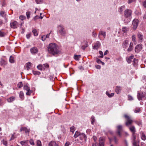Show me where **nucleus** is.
Here are the masks:
<instances>
[{
  "label": "nucleus",
  "mask_w": 146,
  "mask_h": 146,
  "mask_svg": "<svg viewBox=\"0 0 146 146\" xmlns=\"http://www.w3.org/2000/svg\"><path fill=\"white\" fill-rule=\"evenodd\" d=\"M124 117L126 119V121L125 122V124L127 127H129V129L130 131L132 133V138L134 139H136V135L135 133L136 131V129L135 127L133 125H131V124L133 122V121L131 117L129 115L125 114Z\"/></svg>",
  "instance_id": "f257e3e1"
},
{
  "label": "nucleus",
  "mask_w": 146,
  "mask_h": 146,
  "mask_svg": "<svg viewBox=\"0 0 146 146\" xmlns=\"http://www.w3.org/2000/svg\"><path fill=\"white\" fill-rule=\"evenodd\" d=\"M48 52L53 55L60 54L62 52L59 47L54 43L50 44L47 47Z\"/></svg>",
  "instance_id": "f03ea898"
},
{
  "label": "nucleus",
  "mask_w": 146,
  "mask_h": 146,
  "mask_svg": "<svg viewBox=\"0 0 146 146\" xmlns=\"http://www.w3.org/2000/svg\"><path fill=\"white\" fill-rule=\"evenodd\" d=\"M137 96L139 100H145L146 99V94L145 93L138 92Z\"/></svg>",
  "instance_id": "7ed1b4c3"
},
{
  "label": "nucleus",
  "mask_w": 146,
  "mask_h": 146,
  "mask_svg": "<svg viewBox=\"0 0 146 146\" xmlns=\"http://www.w3.org/2000/svg\"><path fill=\"white\" fill-rule=\"evenodd\" d=\"M139 21L137 19H134L132 22V28L134 30H135L137 28L138 25Z\"/></svg>",
  "instance_id": "20e7f679"
},
{
  "label": "nucleus",
  "mask_w": 146,
  "mask_h": 146,
  "mask_svg": "<svg viewBox=\"0 0 146 146\" xmlns=\"http://www.w3.org/2000/svg\"><path fill=\"white\" fill-rule=\"evenodd\" d=\"M122 129V127L121 125H119L117 126V130L116 132V134L119 137H121L122 136L121 132Z\"/></svg>",
  "instance_id": "39448f33"
},
{
  "label": "nucleus",
  "mask_w": 146,
  "mask_h": 146,
  "mask_svg": "<svg viewBox=\"0 0 146 146\" xmlns=\"http://www.w3.org/2000/svg\"><path fill=\"white\" fill-rule=\"evenodd\" d=\"M132 12L131 11L128 9H126L124 11V15L125 17H130L131 16Z\"/></svg>",
  "instance_id": "423d86ee"
},
{
  "label": "nucleus",
  "mask_w": 146,
  "mask_h": 146,
  "mask_svg": "<svg viewBox=\"0 0 146 146\" xmlns=\"http://www.w3.org/2000/svg\"><path fill=\"white\" fill-rule=\"evenodd\" d=\"M58 32L61 35L64 36L65 34V31L63 27L61 25L58 26Z\"/></svg>",
  "instance_id": "0eeeda50"
},
{
  "label": "nucleus",
  "mask_w": 146,
  "mask_h": 146,
  "mask_svg": "<svg viewBox=\"0 0 146 146\" xmlns=\"http://www.w3.org/2000/svg\"><path fill=\"white\" fill-rule=\"evenodd\" d=\"M142 44H141L137 45L135 48V51L136 53H138L142 49Z\"/></svg>",
  "instance_id": "6e6552de"
},
{
  "label": "nucleus",
  "mask_w": 146,
  "mask_h": 146,
  "mask_svg": "<svg viewBox=\"0 0 146 146\" xmlns=\"http://www.w3.org/2000/svg\"><path fill=\"white\" fill-rule=\"evenodd\" d=\"M10 25L12 28L13 29L17 28L18 27V23L16 21H13L11 23Z\"/></svg>",
  "instance_id": "1a4fd4ad"
},
{
  "label": "nucleus",
  "mask_w": 146,
  "mask_h": 146,
  "mask_svg": "<svg viewBox=\"0 0 146 146\" xmlns=\"http://www.w3.org/2000/svg\"><path fill=\"white\" fill-rule=\"evenodd\" d=\"M137 36L138 38L139 42H141L143 41V36L141 33H138L137 34Z\"/></svg>",
  "instance_id": "9d476101"
},
{
  "label": "nucleus",
  "mask_w": 146,
  "mask_h": 146,
  "mask_svg": "<svg viewBox=\"0 0 146 146\" xmlns=\"http://www.w3.org/2000/svg\"><path fill=\"white\" fill-rule=\"evenodd\" d=\"M81 135L84 138L85 137V135L83 133L81 134L79 132L76 131L74 136V138H76L78 137V136Z\"/></svg>",
  "instance_id": "9b49d317"
},
{
  "label": "nucleus",
  "mask_w": 146,
  "mask_h": 146,
  "mask_svg": "<svg viewBox=\"0 0 146 146\" xmlns=\"http://www.w3.org/2000/svg\"><path fill=\"white\" fill-rule=\"evenodd\" d=\"M105 140L102 137L99 139V145L98 146H104Z\"/></svg>",
  "instance_id": "f8f14e48"
},
{
  "label": "nucleus",
  "mask_w": 146,
  "mask_h": 146,
  "mask_svg": "<svg viewBox=\"0 0 146 146\" xmlns=\"http://www.w3.org/2000/svg\"><path fill=\"white\" fill-rule=\"evenodd\" d=\"M101 44L99 41H97L93 46V48L94 49H97L100 46Z\"/></svg>",
  "instance_id": "ddd939ff"
},
{
  "label": "nucleus",
  "mask_w": 146,
  "mask_h": 146,
  "mask_svg": "<svg viewBox=\"0 0 146 146\" xmlns=\"http://www.w3.org/2000/svg\"><path fill=\"white\" fill-rule=\"evenodd\" d=\"M129 42V41L127 40H125L123 42L122 46L123 48H127Z\"/></svg>",
  "instance_id": "4468645a"
},
{
  "label": "nucleus",
  "mask_w": 146,
  "mask_h": 146,
  "mask_svg": "<svg viewBox=\"0 0 146 146\" xmlns=\"http://www.w3.org/2000/svg\"><path fill=\"white\" fill-rule=\"evenodd\" d=\"M30 51L32 54H35L37 53L38 51L36 48L33 47L30 49Z\"/></svg>",
  "instance_id": "2eb2a0df"
},
{
  "label": "nucleus",
  "mask_w": 146,
  "mask_h": 146,
  "mask_svg": "<svg viewBox=\"0 0 146 146\" xmlns=\"http://www.w3.org/2000/svg\"><path fill=\"white\" fill-rule=\"evenodd\" d=\"M121 90V87L117 86L116 87L115 91L117 94H119Z\"/></svg>",
  "instance_id": "dca6fc26"
},
{
  "label": "nucleus",
  "mask_w": 146,
  "mask_h": 146,
  "mask_svg": "<svg viewBox=\"0 0 146 146\" xmlns=\"http://www.w3.org/2000/svg\"><path fill=\"white\" fill-rule=\"evenodd\" d=\"M133 44L132 42H131L129 47L127 49V51L128 52H130L133 49Z\"/></svg>",
  "instance_id": "f3484780"
},
{
  "label": "nucleus",
  "mask_w": 146,
  "mask_h": 146,
  "mask_svg": "<svg viewBox=\"0 0 146 146\" xmlns=\"http://www.w3.org/2000/svg\"><path fill=\"white\" fill-rule=\"evenodd\" d=\"M134 55L133 54H131V55L128 58H126V60L127 62L128 63H131V62L132 59H133L134 58Z\"/></svg>",
  "instance_id": "a211bd4d"
},
{
  "label": "nucleus",
  "mask_w": 146,
  "mask_h": 146,
  "mask_svg": "<svg viewBox=\"0 0 146 146\" xmlns=\"http://www.w3.org/2000/svg\"><path fill=\"white\" fill-rule=\"evenodd\" d=\"M20 131H25L26 133H29L30 131V130L29 129H27V128L26 127H22L21 128Z\"/></svg>",
  "instance_id": "6ab92c4d"
},
{
  "label": "nucleus",
  "mask_w": 146,
  "mask_h": 146,
  "mask_svg": "<svg viewBox=\"0 0 146 146\" xmlns=\"http://www.w3.org/2000/svg\"><path fill=\"white\" fill-rule=\"evenodd\" d=\"M140 134L141 139L143 141H145L146 139V136L145 134L143 132L141 131Z\"/></svg>",
  "instance_id": "aec40b11"
},
{
  "label": "nucleus",
  "mask_w": 146,
  "mask_h": 146,
  "mask_svg": "<svg viewBox=\"0 0 146 146\" xmlns=\"http://www.w3.org/2000/svg\"><path fill=\"white\" fill-rule=\"evenodd\" d=\"M15 97L14 96H11L7 99V102H11L15 100Z\"/></svg>",
  "instance_id": "412c9836"
},
{
  "label": "nucleus",
  "mask_w": 146,
  "mask_h": 146,
  "mask_svg": "<svg viewBox=\"0 0 146 146\" xmlns=\"http://www.w3.org/2000/svg\"><path fill=\"white\" fill-rule=\"evenodd\" d=\"M49 146H58L56 143L54 141H51L48 144Z\"/></svg>",
  "instance_id": "4be33fe9"
},
{
  "label": "nucleus",
  "mask_w": 146,
  "mask_h": 146,
  "mask_svg": "<svg viewBox=\"0 0 146 146\" xmlns=\"http://www.w3.org/2000/svg\"><path fill=\"white\" fill-rule=\"evenodd\" d=\"M37 68L38 69L40 70H44V68L43 65L39 64L37 66Z\"/></svg>",
  "instance_id": "5701e85b"
},
{
  "label": "nucleus",
  "mask_w": 146,
  "mask_h": 146,
  "mask_svg": "<svg viewBox=\"0 0 146 146\" xmlns=\"http://www.w3.org/2000/svg\"><path fill=\"white\" fill-rule=\"evenodd\" d=\"M133 145L134 146H139V141H136L135 139H134L133 138Z\"/></svg>",
  "instance_id": "b1692460"
},
{
  "label": "nucleus",
  "mask_w": 146,
  "mask_h": 146,
  "mask_svg": "<svg viewBox=\"0 0 146 146\" xmlns=\"http://www.w3.org/2000/svg\"><path fill=\"white\" fill-rule=\"evenodd\" d=\"M28 84L27 83L25 84L23 86V89L24 90H26V91L27 90H29V89H30V88L28 87Z\"/></svg>",
  "instance_id": "393cba45"
},
{
  "label": "nucleus",
  "mask_w": 146,
  "mask_h": 146,
  "mask_svg": "<svg viewBox=\"0 0 146 146\" xmlns=\"http://www.w3.org/2000/svg\"><path fill=\"white\" fill-rule=\"evenodd\" d=\"M100 35L103 36L105 38L106 36V33L102 31H100L99 33V36Z\"/></svg>",
  "instance_id": "a878e982"
},
{
  "label": "nucleus",
  "mask_w": 146,
  "mask_h": 146,
  "mask_svg": "<svg viewBox=\"0 0 146 146\" xmlns=\"http://www.w3.org/2000/svg\"><path fill=\"white\" fill-rule=\"evenodd\" d=\"M129 30V28L126 27H123L122 29V31L124 33H127Z\"/></svg>",
  "instance_id": "bb28decb"
},
{
  "label": "nucleus",
  "mask_w": 146,
  "mask_h": 146,
  "mask_svg": "<svg viewBox=\"0 0 146 146\" xmlns=\"http://www.w3.org/2000/svg\"><path fill=\"white\" fill-rule=\"evenodd\" d=\"M32 64L30 62H29L26 64V68L27 70H29L31 67Z\"/></svg>",
  "instance_id": "cd10ccee"
},
{
  "label": "nucleus",
  "mask_w": 146,
  "mask_h": 146,
  "mask_svg": "<svg viewBox=\"0 0 146 146\" xmlns=\"http://www.w3.org/2000/svg\"><path fill=\"white\" fill-rule=\"evenodd\" d=\"M133 65L135 67H136L137 66V60L135 58H134L133 60Z\"/></svg>",
  "instance_id": "c85d7f7f"
},
{
  "label": "nucleus",
  "mask_w": 146,
  "mask_h": 146,
  "mask_svg": "<svg viewBox=\"0 0 146 146\" xmlns=\"http://www.w3.org/2000/svg\"><path fill=\"white\" fill-rule=\"evenodd\" d=\"M132 40L134 44H137L135 35H133L132 36Z\"/></svg>",
  "instance_id": "c756f323"
},
{
  "label": "nucleus",
  "mask_w": 146,
  "mask_h": 146,
  "mask_svg": "<svg viewBox=\"0 0 146 146\" xmlns=\"http://www.w3.org/2000/svg\"><path fill=\"white\" fill-rule=\"evenodd\" d=\"M19 96L20 98L22 100L24 99V93L23 92L21 91L20 92Z\"/></svg>",
  "instance_id": "7c9ffc66"
},
{
  "label": "nucleus",
  "mask_w": 146,
  "mask_h": 146,
  "mask_svg": "<svg viewBox=\"0 0 146 146\" xmlns=\"http://www.w3.org/2000/svg\"><path fill=\"white\" fill-rule=\"evenodd\" d=\"M28 141H23L20 142V143L22 145V146H26L27 144Z\"/></svg>",
  "instance_id": "2f4dec72"
},
{
  "label": "nucleus",
  "mask_w": 146,
  "mask_h": 146,
  "mask_svg": "<svg viewBox=\"0 0 146 146\" xmlns=\"http://www.w3.org/2000/svg\"><path fill=\"white\" fill-rule=\"evenodd\" d=\"M125 8V6H121L120 7L118 10L119 12L121 13L124 10Z\"/></svg>",
  "instance_id": "473e14b6"
},
{
  "label": "nucleus",
  "mask_w": 146,
  "mask_h": 146,
  "mask_svg": "<svg viewBox=\"0 0 146 146\" xmlns=\"http://www.w3.org/2000/svg\"><path fill=\"white\" fill-rule=\"evenodd\" d=\"M88 46V42H85V44L84 45H83L81 47L82 49L83 50H84L85 48L87 47Z\"/></svg>",
  "instance_id": "72a5a7b5"
},
{
  "label": "nucleus",
  "mask_w": 146,
  "mask_h": 146,
  "mask_svg": "<svg viewBox=\"0 0 146 146\" xmlns=\"http://www.w3.org/2000/svg\"><path fill=\"white\" fill-rule=\"evenodd\" d=\"M37 146H42V143L41 141L39 140H37L36 141Z\"/></svg>",
  "instance_id": "f704fd0d"
},
{
  "label": "nucleus",
  "mask_w": 146,
  "mask_h": 146,
  "mask_svg": "<svg viewBox=\"0 0 146 146\" xmlns=\"http://www.w3.org/2000/svg\"><path fill=\"white\" fill-rule=\"evenodd\" d=\"M141 111V109L139 107L136 108L134 110V112L135 113H139Z\"/></svg>",
  "instance_id": "c9c22d12"
},
{
  "label": "nucleus",
  "mask_w": 146,
  "mask_h": 146,
  "mask_svg": "<svg viewBox=\"0 0 146 146\" xmlns=\"http://www.w3.org/2000/svg\"><path fill=\"white\" fill-rule=\"evenodd\" d=\"M1 142L5 146H7V142L6 140L5 139H3L1 141Z\"/></svg>",
  "instance_id": "e433bc0d"
},
{
  "label": "nucleus",
  "mask_w": 146,
  "mask_h": 146,
  "mask_svg": "<svg viewBox=\"0 0 146 146\" xmlns=\"http://www.w3.org/2000/svg\"><path fill=\"white\" fill-rule=\"evenodd\" d=\"M32 32L33 33L34 35L35 36H36L38 35L37 31L36 29H34L32 31Z\"/></svg>",
  "instance_id": "4c0bfd02"
},
{
  "label": "nucleus",
  "mask_w": 146,
  "mask_h": 146,
  "mask_svg": "<svg viewBox=\"0 0 146 146\" xmlns=\"http://www.w3.org/2000/svg\"><path fill=\"white\" fill-rule=\"evenodd\" d=\"M139 126H142V122L141 120H139L135 122Z\"/></svg>",
  "instance_id": "58836bf2"
},
{
  "label": "nucleus",
  "mask_w": 146,
  "mask_h": 146,
  "mask_svg": "<svg viewBox=\"0 0 146 146\" xmlns=\"http://www.w3.org/2000/svg\"><path fill=\"white\" fill-rule=\"evenodd\" d=\"M32 91L30 89L29 90H27V92L26 93V94L27 96H30L32 93Z\"/></svg>",
  "instance_id": "ea45409f"
},
{
  "label": "nucleus",
  "mask_w": 146,
  "mask_h": 146,
  "mask_svg": "<svg viewBox=\"0 0 146 146\" xmlns=\"http://www.w3.org/2000/svg\"><path fill=\"white\" fill-rule=\"evenodd\" d=\"M23 84L22 82H19L17 84V86L19 88H21L22 87Z\"/></svg>",
  "instance_id": "a19ab883"
},
{
  "label": "nucleus",
  "mask_w": 146,
  "mask_h": 146,
  "mask_svg": "<svg viewBox=\"0 0 146 146\" xmlns=\"http://www.w3.org/2000/svg\"><path fill=\"white\" fill-rule=\"evenodd\" d=\"M6 35L5 33L2 32L0 31V37H3L4 36Z\"/></svg>",
  "instance_id": "79ce46f5"
},
{
  "label": "nucleus",
  "mask_w": 146,
  "mask_h": 146,
  "mask_svg": "<svg viewBox=\"0 0 146 146\" xmlns=\"http://www.w3.org/2000/svg\"><path fill=\"white\" fill-rule=\"evenodd\" d=\"M33 73L34 75H39L40 74V72L35 71H33Z\"/></svg>",
  "instance_id": "37998d69"
},
{
  "label": "nucleus",
  "mask_w": 146,
  "mask_h": 146,
  "mask_svg": "<svg viewBox=\"0 0 146 146\" xmlns=\"http://www.w3.org/2000/svg\"><path fill=\"white\" fill-rule=\"evenodd\" d=\"M9 62L11 63H12L14 62V60L13 57L12 56H10V58L9 59Z\"/></svg>",
  "instance_id": "c03bdc74"
},
{
  "label": "nucleus",
  "mask_w": 146,
  "mask_h": 146,
  "mask_svg": "<svg viewBox=\"0 0 146 146\" xmlns=\"http://www.w3.org/2000/svg\"><path fill=\"white\" fill-rule=\"evenodd\" d=\"M113 140L115 143L117 144L118 143V139L117 138V137L115 136L114 137Z\"/></svg>",
  "instance_id": "a18cd8bd"
},
{
  "label": "nucleus",
  "mask_w": 146,
  "mask_h": 146,
  "mask_svg": "<svg viewBox=\"0 0 146 146\" xmlns=\"http://www.w3.org/2000/svg\"><path fill=\"white\" fill-rule=\"evenodd\" d=\"M31 13L29 11L27 12L26 13V15H27V19H29L30 18V15Z\"/></svg>",
  "instance_id": "49530a36"
},
{
  "label": "nucleus",
  "mask_w": 146,
  "mask_h": 146,
  "mask_svg": "<svg viewBox=\"0 0 146 146\" xmlns=\"http://www.w3.org/2000/svg\"><path fill=\"white\" fill-rule=\"evenodd\" d=\"M29 143L31 145H35V143L34 141L32 139H31L29 140Z\"/></svg>",
  "instance_id": "de8ad7c7"
},
{
  "label": "nucleus",
  "mask_w": 146,
  "mask_h": 146,
  "mask_svg": "<svg viewBox=\"0 0 146 146\" xmlns=\"http://www.w3.org/2000/svg\"><path fill=\"white\" fill-rule=\"evenodd\" d=\"M128 100H133V97L130 95H128Z\"/></svg>",
  "instance_id": "09e8293b"
},
{
  "label": "nucleus",
  "mask_w": 146,
  "mask_h": 146,
  "mask_svg": "<svg viewBox=\"0 0 146 146\" xmlns=\"http://www.w3.org/2000/svg\"><path fill=\"white\" fill-rule=\"evenodd\" d=\"M91 119H92L91 123L92 124H93L95 120L94 117L92 116L91 117Z\"/></svg>",
  "instance_id": "8fccbe9b"
},
{
  "label": "nucleus",
  "mask_w": 146,
  "mask_h": 146,
  "mask_svg": "<svg viewBox=\"0 0 146 146\" xmlns=\"http://www.w3.org/2000/svg\"><path fill=\"white\" fill-rule=\"evenodd\" d=\"M136 1V0H128V3L129 4H130L133 2H135Z\"/></svg>",
  "instance_id": "3c124183"
},
{
  "label": "nucleus",
  "mask_w": 146,
  "mask_h": 146,
  "mask_svg": "<svg viewBox=\"0 0 146 146\" xmlns=\"http://www.w3.org/2000/svg\"><path fill=\"white\" fill-rule=\"evenodd\" d=\"M0 15L3 17H4L5 16V12L3 11H1L0 12Z\"/></svg>",
  "instance_id": "603ef678"
},
{
  "label": "nucleus",
  "mask_w": 146,
  "mask_h": 146,
  "mask_svg": "<svg viewBox=\"0 0 146 146\" xmlns=\"http://www.w3.org/2000/svg\"><path fill=\"white\" fill-rule=\"evenodd\" d=\"M70 131L73 133L74 131V127H70Z\"/></svg>",
  "instance_id": "864d4df0"
},
{
  "label": "nucleus",
  "mask_w": 146,
  "mask_h": 146,
  "mask_svg": "<svg viewBox=\"0 0 146 146\" xmlns=\"http://www.w3.org/2000/svg\"><path fill=\"white\" fill-rule=\"evenodd\" d=\"M80 57V55H75L74 56V59L76 60H78L79 58Z\"/></svg>",
  "instance_id": "5fc2aeb1"
},
{
  "label": "nucleus",
  "mask_w": 146,
  "mask_h": 146,
  "mask_svg": "<svg viewBox=\"0 0 146 146\" xmlns=\"http://www.w3.org/2000/svg\"><path fill=\"white\" fill-rule=\"evenodd\" d=\"M25 17L24 16H23L21 15L19 17L20 19L21 20H23L24 19H25Z\"/></svg>",
  "instance_id": "6e6d98bb"
},
{
  "label": "nucleus",
  "mask_w": 146,
  "mask_h": 146,
  "mask_svg": "<svg viewBox=\"0 0 146 146\" xmlns=\"http://www.w3.org/2000/svg\"><path fill=\"white\" fill-rule=\"evenodd\" d=\"M43 0H35V1L37 4H40L41 3Z\"/></svg>",
  "instance_id": "4d7b16f0"
},
{
  "label": "nucleus",
  "mask_w": 146,
  "mask_h": 146,
  "mask_svg": "<svg viewBox=\"0 0 146 146\" xmlns=\"http://www.w3.org/2000/svg\"><path fill=\"white\" fill-rule=\"evenodd\" d=\"M44 68L45 67L46 68H48L49 67V66L48 64H43Z\"/></svg>",
  "instance_id": "13d9d810"
},
{
  "label": "nucleus",
  "mask_w": 146,
  "mask_h": 146,
  "mask_svg": "<svg viewBox=\"0 0 146 146\" xmlns=\"http://www.w3.org/2000/svg\"><path fill=\"white\" fill-rule=\"evenodd\" d=\"M70 144V143L69 141H67L65 144V146H69Z\"/></svg>",
  "instance_id": "bf43d9fd"
},
{
  "label": "nucleus",
  "mask_w": 146,
  "mask_h": 146,
  "mask_svg": "<svg viewBox=\"0 0 146 146\" xmlns=\"http://www.w3.org/2000/svg\"><path fill=\"white\" fill-rule=\"evenodd\" d=\"M100 54L101 55L100 56V58H102L103 57V53L102 51H99Z\"/></svg>",
  "instance_id": "052dcab7"
},
{
  "label": "nucleus",
  "mask_w": 146,
  "mask_h": 146,
  "mask_svg": "<svg viewBox=\"0 0 146 146\" xmlns=\"http://www.w3.org/2000/svg\"><path fill=\"white\" fill-rule=\"evenodd\" d=\"M143 4L144 7L146 8V0H145L143 2Z\"/></svg>",
  "instance_id": "680f3d73"
},
{
  "label": "nucleus",
  "mask_w": 146,
  "mask_h": 146,
  "mask_svg": "<svg viewBox=\"0 0 146 146\" xmlns=\"http://www.w3.org/2000/svg\"><path fill=\"white\" fill-rule=\"evenodd\" d=\"M38 18H39V17L38 15H36L33 18V19L35 21Z\"/></svg>",
  "instance_id": "e2e57ef3"
},
{
  "label": "nucleus",
  "mask_w": 146,
  "mask_h": 146,
  "mask_svg": "<svg viewBox=\"0 0 146 146\" xmlns=\"http://www.w3.org/2000/svg\"><path fill=\"white\" fill-rule=\"evenodd\" d=\"M42 40V41H44L46 39L45 36H43L41 37Z\"/></svg>",
  "instance_id": "0e129e2a"
},
{
  "label": "nucleus",
  "mask_w": 146,
  "mask_h": 146,
  "mask_svg": "<svg viewBox=\"0 0 146 146\" xmlns=\"http://www.w3.org/2000/svg\"><path fill=\"white\" fill-rule=\"evenodd\" d=\"M114 93H111V94H110V96H109V97H113L114 96Z\"/></svg>",
  "instance_id": "69168bd1"
},
{
  "label": "nucleus",
  "mask_w": 146,
  "mask_h": 146,
  "mask_svg": "<svg viewBox=\"0 0 146 146\" xmlns=\"http://www.w3.org/2000/svg\"><path fill=\"white\" fill-rule=\"evenodd\" d=\"M31 34H29L27 35L26 36L27 37V38L29 39L30 38V36H31Z\"/></svg>",
  "instance_id": "338daca9"
},
{
  "label": "nucleus",
  "mask_w": 146,
  "mask_h": 146,
  "mask_svg": "<svg viewBox=\"0 0 146 146\" xmlns=\"http://www.w3.org/2000/svg\"><path fill=\"white\" fill-rule=\"evenodd\" d=\"M2 20H0V27L1 26L3 23V21Z\"/></svg>",
  "instance_id": "774afa93"
}]
</instances>
